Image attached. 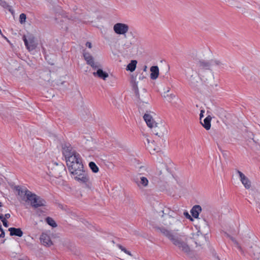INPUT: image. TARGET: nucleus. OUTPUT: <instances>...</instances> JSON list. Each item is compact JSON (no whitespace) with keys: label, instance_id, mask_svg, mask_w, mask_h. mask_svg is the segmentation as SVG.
Returning <instances> with one entry per match:
<instances>
[{"label":"nucleus","instance_id":"nucleus-30","mask_svg":"<svg viewBox=\"0 0 260 260\" xmlns=\"http://www.w3.org/2000/svg\"><path fill=\"white\" fill-rule=\"evenodd\" d=\"M89 167L93 173H98L99 172V168L94 162H90Z\"/></svg>","mask_w":260,"mask_h":260},{"label":"nucleus","instance_id":"nucleus-34","mask_svg":"<svg viewBox=\"0 0 260 260\" xmlns=\"http://www.w3.org/2000/svg\"><path fill=\"white\" fill-rule=\"evenodd\" d=\"M257 202V211L260 213V194H258L256 197Z\"/></svg>","mask_w":260,"mask_h":260},{"label":"nucleus","instance_id":"nucleus-49","mask_svg":"<svg viewBox=\"0 0 260 260\" xmlns=\"http://www.w3.org/2000/svg\"><path fill=\"white\" fill-rule=\"evenodd\" d=\"M219 150H220L221 152H222V150H221V149L220 148H219Z\"/></svg>","mask_w":260,"mask_h":260},{"label":"nucleus","instance_id":"nucleus-45","mask_svg":"<svg viewBox=\"0 0 260 260\" xmlns=\"http://www.w3.org/2000/svg\"><path fill=\"white\" fill-rule=\"evenodd\" d=\"M184 214H185L186 216L190 217V215H189V214H188L187 212L184 213Z\"/></svg>","mask_w":260,"mask_h":260},{"label":"nucleus","instance_id":"nucleus-27","mask_svg":"<svg viewBox=\"0 0 260 260\" xmlns=\"http://www.w3.org/2000/svg\"><path fill=\"white\" fill-rule=\"evenodd\" d=\"M0 5L5 9H7L12 13L14 11L12 9L11 7L4 0H0Z\"/></svg>","mask_w":260,"mask_h":260},{"label":"nucleus","instance_id":"nucleus-46","mask_svg":"<svg viewBox=\"0 0 260 260\" xmlns=\"http://www.w3.org/2000/svg\"><path fill=\"white\" fill-rule=\"evenodd\" d=\"M166 142L167 141L166 140H164V143H163V145H164L165 146L167 145L168 144Z\"/></svg>","mask_w":260,"mask_h":260},{"label":"nucleus","instance_id":"nucleus-32","mask_svg":"<svg viewBox=\"0 0 260 260\" xmlns=\"http://www.w3.org/2000/svg\"><path fill=\"white\" fill-rule=\"evenodd\" d=\"M83 57L86 62L88 59H91L93 57V56L89 52H84L83 53Z\"/></svg>","mask_w":260,"mask_h":260},{"label":"nucleus","instance_id":"nucleus-13","mask_svg":"<svg viewBox=\"0 0 260 260\" xmlns=\"http://www.w3.org/2000/svg\"><path fill=\"white\" fill-rule=\"evenodd\" d=\"M212 65H213V61L199 60L197 63V66L199 68L198 74L200 75V72L202 70H210Z\"/></svg>","mask_w":260,"mask_h":260},{"label":"nucleus","instance_id":"nucleus-16","mask_svg":"<svg viewBox=\"0 0 260 260\" xmlns=\"http://www.w3.org/2000/svg\"><path fill=\"white\" fill-rule=\"evenodd\" d=\"M53 164L56 166V168L52 169L54 175L56 177H59L61 176V174L65 171V167L62 164H58L57 162H54Z\"/></svg>","mask_w":260,"mask_h":260},{"label":"nucleus","instance_id":"nucleus-48","mask_svg":"<svg viewBox=\"0 0 260 260\" xmlns=\"http://www.w3.org/2000/svg\"><path fill=\"white\" fill-rule=\"evenodd\" d=\"M2 206V204L1 202H0V207Z\"/></svg>","mask_w":260,"mask_h":260},{"label":"nucleus","instance_id":"nucleus-19","mask_svg":"<svg viewBox=\"0 0 260 260\" xmlns=\"http://www.w3.org/2000/svg\"><path fill=\"white\" fill-rule=\"evenodd\" d=\"M93 75L94 77L97 76L104 80H105L106 78L109 76V75L107 73L103 71V70L101 69H98L96 72H93Z\"/></svg>","mask_w":260,"mask_h":260},{"label":"nucleus","instance_id":"nucleus-37","mask_svg":"<svg viewBox=\"0 0 260 260\" xmlns=\"http://www.w3.org/2000/svg\"><path fill=\"white\" fill-rule=\"evenodd\" d=\"M210 61H213V64H216V65H220L221 64V62L219 60H211Z\"/></svg>","mask_w":260,"mask_h":260},{"label":"nucleus","instance_id":"nucleus-7","mask_svg":"<svg viewBox=\"0 0 260 260\" xmlns=\"http://www.w3.org/2000/svg\"><path fill=\"white\" fill-rule=\"evenodd\" d=\"M150 174H146V176H137L135 179V182L140 188H146L149 185V180L150 179Z\"/></svg>","mask_w":260,"mask_h":260},{"label":"nucleus","instance_id":"nucleus-40","mask_svg":"<svg viewBox=\"0 0 260 260\" xmlns=\"http://www.w3.org/2000/svg\"><path fill=\"white\" fill-rule=\"evenodd\" d=\"M85 45L86 46L88 47L89 48H91L92 47L91 43L89 42H87Z\"/></svg>","mask_w":260,"mask_h":260},{"label":"nucleus","instance_id":"nucleus-1","mask_svg":"<svg viewBox=\"0 0 260 260\" xmlns=\"http://www.w3.org/2000/svg\"><path fill=\"white\" fill-rule=\"evenodd\" d=\"M156 230L167 237L180 250L187 254L190 252V247L189 245L190 242L188 241L191 239L187 240L180 236L174 235L170 230L164 227H157Z\"/></svg>","mask_w":260,"mask_h":260},{"label":"nucleus","instance_id":"nucleus-53","mask_svg":"<svg viewBox=\"0 0 260 260\" xmlns=\"http://www.w3.org/2000/svg\"><path fill=\"white\" fill-rule=\"evenodd\" d=\"M142 78H144V77H139V79H142Z\"/></svg>","mask_w":260,"mask_h":260},{"label":"nucleus","instance_id":"nucleus-10","mask_svg":"<svg viewBox=\"0 0 260 260\" xmlns=\"http://www.w3.org/2000/svg\"><path fill=\"white\" fill-rule=\"evenodd\" d=\"M152 129V132L155 135L158 137H161L167 132L165 125L161 123H156L151 127Z\"/></svg>","mask_w":260,"mask_h":260},{"label":"nucleus","instance_id":"nucleus-20","mask_svg":"<svg viewBox=\"0 0 260 260\" xmlns=\"http://www.w3.org/2000/svg\"><path fill=\"white\" fill-rule=\"evenodd\" d=\"M11 236H16L21 237L23 235V232L20 228H10L9 229Z\"/></svg>","mask_w":260,"mask_h":260},{"label":"nucleus","instance_id":"nucleus-23","mask_svg":"<svg viewBox=\"0 0 260 260\" xmlns=\"http://www.w3.org/2000/svg\"><path fill=\"white\" fill-rule=\"evenodd\" d=\"M212 119V117L211 116L208 115L206 117L204 120V123H201L203 127L207 130H209L211 127V121Z\"/></svg>","mask_w":260,"mask_h":260},{"label":"nucleus","instance_id":"nucleus-4","mask_svg":"<svg viewBox=\"0 0 260 260\" xmlns=\"http://www.w3.org/2000/svg\"><path fill=\"white\" fill-rule=\"evenodd\" d=\"M25 202L29 203L31 206L34 208L45 206L46 205L45 200L32 192H27Z\"/></svg>","mask_w":260,"mask_h":260},{"label":"nucleus","instance_id":"nucleus-39","mask_svg":"<svg viewBox=\"0 0 260 260\" xmlns=\"http://www.w3.org/2000/svg\"><path fill=\"white\" fill-rule=\"evenodd\" d=\"M205 112L204 110H202L201 111L200 114V119L201 120L202 118L204 117V113Z\"/></svg>","mask_w":260,"mask_h":260},{"label":"nucleus","instance_id":"nucleus-52","mask_svg":"<svg viewBox=\"0 0 260 260\" xmlns=\"http://www.w3.org/2000/svg\"><path fill=\"white\" fill-rule=\"evenodd\" d=\"M142 78H144V77H139V79H142Z\"/></svg>","mask_w":260,"mask_h":260},{"label":"nucleus","instance_id":"nucleus-33","mask_svg":"<svg viewBox=\"0 0 260 260\" xmlns=\"http://www.w3.org/2000/svg\"><path fill=\"white\" fill-rule=\"evenodd\" d=\"M26 16L24 13H21L19 16V21L21 23L24 22L26 20Z\"/></svg>","mask_w":260,"mask_h":260},{"label":"nucleus","instance_id":"nucleus-42","mask_svg":"<svg viewBox=\"0 0 260 260\" xmlns=\"http://www.w3.org/2000/svg\"><path fill=\"white\" fill-rule=\"evenodd\" d=\"M10 217V214L9 213H7L5 215L4 218L6 219H8Z\"/></svg>","mask_w":260,"mask_h":260},{"label":"nucleus","instance_id":"nucleus-26","mask_svg":"<svg viewBox=\"0 0 260 260\" xmlns=\"http://www.w3.org/2000/svg\"><path fill=\"white\" fill-rule=\"evenodd\" d=\"M137 61L136 60H132L131 62L128 64L126 67V70L133 72L135 70Z\"/></svg>","mask_w":260,"mask_h":260},{"label":"nucleus","instance_id":"nucleus-5","mask_svg":"<svg viewBox=\"0 0 260 260\" xmlns=\"http://www.w3.org/2000/svg\"><path fill=\"white\" fill-rule=\"evenodd\" d=\"M162 223L170 229L176 230V228L181 224L180 221L172 215L165 214L162 216Z\"/></svg>","mask_w":260,"mask_h":260},{"label":"nucleus","instance_id":"nucleus-31","mask_svg":"<svg viewBox=\"0 0 260 260\" xmlns=\"http://www.w3.org/2000/svg\"><path fill=\"white\" fill-rule=\"evenodd\" d=\"M150 149L148 150L149 152L151 154H154L156 152H159L160 151V147H149Z\"/></svg>","mask_w":260,"mask_h":260},{"label":"nucleus","instance_id":"nucleus-38","mask_svg":"<svg viewBox=\"0 0 260 260\" xmlns=\"http://www.w3.org/2000/svg\"><path fill=\"white\" fill-rule=\"evenodd\" d=\"M2 222L3 223V225H4V226L7 228L8 226V221H7V220H2Z\"/></svg>","mask_w":260,"mask_h":260},{"label":"nucleus","instance_id":"nucleus-29","mask_svg":"<svg viewBox=\"0 0 260 260\" xmlns=\"http://www.w3.org/2000/svg\"><path fill=\"white\" fill-rule=\"evenodd\" d=\"M186 75L187 76V77L188 79L190 85L192 87H196L197 85V84L193 81L194 78L193 77V75H188L187 73H186Z\"/></svg>","mask_w":260,"mask_h":260},{"label":"nucleus","instance_id":"nucleus-51","mask_svg":"<svg viewBox=\"0 0 260 260\" xmlns=\"http://www.w3.org/2000/svg\"><path fill=\"white\" fill-rule=\"evenodd\" d=\"M142 78H144V77H139V79H142Z\"/></svg>","mask_w":260,"mask_h":260},{"label":"nucleus","instance_id":"nucleus-36","mask_svg":"<svg viewBox=\"0 0 260 260\" xmlns=\"http://www.w3.org/2000/svg\"><path fill=\"white\" fill-rule=\"evenodd\" d=\"M175 96L173 94L169 95L167 94V96L164 95V98L167 99V100L169 102H171V100L174 98Z\"/></svg>","mask_w":260,"mask_h":260},{"label":"nucleus","instance_id":"nucleus-8","mask_svg":"<svg viewBox=\"0 0 260 260\" xmlns=\"http://www.w3.org/2000/svg\"><path fill=\"white\" fill-rule=\"evenodd\" d=\"M129 27L128 24L123 23H117L113 26V30L118 35L125 36L128 31Z\"/></svg>","mask_w":260,"mask_h":260},{"label":"nucleus","instance_id":"nucleus-41","mask_svg":"<svg viewBox=\"0 0 260 260\" xmlns=\"http://www.w3.org/2000/svg\"><path fill=\"white\" fill-rule=\"evenodd\" d=\"M5 232L3 231H1V233L0 234V238H4L5 237Z\"/></svg>","mask_w":260,"mask_h":260},{"label":"nucleus","instance_id":"nucleus-21","mask_svg":"<svg viewBox=\"0 0 260 260\" xmlns=\"http://www.w3.org/2000/svg\"><path fill=\"white\" fill-rule=\"evenodd\" d=\"M150 78L152 80L156 79L159 75V69L156 66H152L150 68Z\"/></svg>","mask_w":260,"mask_h":260},{"label":"nucleus","instance_id":"nucleus-2","mask_svg":"<svg viewBox=\"0 0 260 260\" xmlns=\"http://www.w3.org/2000/svg\"><path fill=\"white\" fill-rule=\"evenodd\" d=\"M62 153L65 157L67 166L81 160L80 154L73 147H62Z\"/></svg>","mask_w":260,"mask_h":260},{"label":"nucleus","instance_id":"nucleus-12","mask_svg":"<svg viewBox=\"0 0 260 260\" xmlns=\"http://www.w3.org/2000/svg\"><path fill=\"white\" fill-rule=\"evenodd\" d=\"M239 175L240 181L246 189H250L251 187V183L250 180L242 172L236 171Z\"/></svg>","mask_w":260,"mask_h":260},{"label":"nucleus","instance_id":"nucleus-44","mask_svg":"<svg viewBox=\"0 0 260 260\" xmlns=\"http://www.w3.org/2000/svg\"><path fill=\"white\" fill-rule=\"evenodd\" d=\"M161 167L162 168H166L167 166H166V165L165 164H161Z\"/></svg>","mask_w":260,"mask_h":260},{"label":"nucleus","instance_id":"nucleus-43","mask_svg":"<svg viewBox=\"0 0 260 260\" xmlns=\"http://www.w3.org/2000/svg\"><path fill=\"white\" fill-rule=\"evenodd\" d=\"M0 219L2 221V220H6V219L4 218V216L3 214H0Z\"/></svg>","mask_w":260,"mask_h":260},{"label":"nucleus","instance_id":"nucleus-28","mask_svg":"<svg viewBox=\"0 0 260 260\" xmlns=\"http://www.w3.org/2000/svg\"><path fill=\"white\" fill-rule=\"evenodd\" d=\"M46 221L49 225H50V226H51L53 228H55L57 226L56 223L55 222L53 218H52L51 217H47L46 218Z\"/></svg>","mask_w":260,"mask_h":260},{"label":"nucleus","instance_id":"nucleus-15","mask_svg":"<svg viewBox=\"0 0 260 260\" xmlns=\"http://www.w3.org/2000/svg\"><path fill=\"white\" fill-rule=\"evenodd\" d=\"M40 240L41 243L45 246L49 247L53 244L49 236L46 233H42L41 235Z\"/></svg>","mask_w":260,"mask_h":260},{"label":"nucleus","instance_id":"nucleus-9","mask_svg":"<svg viewBox=\"0 0 260 260\" xmlns=\"http://www.w3.org/2000/svg\"><path fill=\"white\" fill-rule=\"evenodd\" d=\"M22 38L26 48L29 51H32L35 49L37 46L38 43L33 35H30L28 36L27 38L24 35Z\"/></svg>","mask_w":260,"mask_h":260},{"label":"nucleus","instance_id":"nucleus-14","mask_svg":"<svg viewBox=\"0 0 260 260\" xmlns=\"http://www.w3.org/2000/svg\"><path fill=\"white\" fill-rule=\"evenodd\" d=\"M192 239L197 246H201L206 242L205 237L199 232L193 234Z\"/></svg>","mask_w":260,"mask_h":260},{"label":"nucleus","instance_id":"nucleus-22","mask_svg":"<svg viewBox=\"0 0 260 260\" xmlns=\"http://www.w3.org/2000/svg\"><path fill=\"white\" fill-rule=\"evenodd\" d=\"M147 174H150V171L148 167L146 166H141L139 168L137 176H146Z\"/></svg>","mask_w":260,"mask_h":260},{"label":"nucleus","instance_id":"nucleus-6","mask_svg":"<svg viewBox=\"0 0 260 260\" xmlns=\"http://www.w3.org/2000/svg\"><path fill=\"white\" fill-rule=\"evenodd\" d=\"M73 175L75 176L74 178L75 180L84 184L88 188L91 189L92 183L90 181L89 177L84 170L81 171L80 173L79 172L77 174H73Z\"/></svg>","mask_w":260,"mask_h":260},{"label":"nucleus","instance_id":"nucleus-47","mask_svg":"<svg viewBox=\"0 0 260 260\" xmlns=\"http://www.w3.org/2000/svg\"><path fill=\"white\" fill-rule=\"evenodd\" d=\"M146 69H147V66H145L144 67V71H146Z\"/></svg>","mask_w":260,"mask_h":260},{"label":"nucleus","instance_id":"nucleus-25","mask_svg":"<svg viewBox=\"0 0 260 260\" xmlns=\"http://www.w3.org/2000/svg\"><path fill=\"white\" fill-rule=\"evenodd\" d=\"M87 64L90 66L93 69H98L101 67V64L98 62L94 61V58L92 57L91 59H88L86 62Z\"/></svg>","mask_w":260,"mask_h":260},{"label":"nucleus","instance_id":"nucleus-18","mask_svg":"<svg viewBox=\"0 0 260 260\" xmlns=\"http://www.w3.org/2000/svg\"><path fill=\"white\" fill-rule=\"evenodd\" d=\"M16 190L18 191V194L21 197L22 200L25 201L27 199V194L28 192H31L27 189H23L19 186L16 187Z\"/></svg>","mask_w":260,"mask_h":260},{"label":"nucleus","instance_id":"nucleus-35","mask_svg":"<svg viewBox=\"0 0 260 260\" xmlns=\"http://www.w3.org/2000/svg\"><path fill=\"white\" fill-rule=\"evenodd\" d=\"M119 248L122 251H123L124 253H125L126 254L129 255H131L132 256V254L131 253V252H129V251L127 250L124 247H123L121 245H119Z\"/></svg>","mask_w":260,"mask_h":260},{"label":"nucleus","instance_id":"nucleus-3","mask_svg":"<svg viewBox=\"0 0 260 260\" xmlns=\"http://www.w3.org/2000/svg\"><path fill=\"white\" fill-rule=\"evenodd\" d=\"M132 86L136 96L139 99L138 102L139 108L141 110H143V106L144 105V104H148V99H149V95L147 93L146 90L145 88H143L141 91V95H140L139 92L138 83L136 81L134 82Z\"/></svg>","mask_w":260,"mask_h":260},{"label":"nucleus","instance_id":"nucleus-50","mask_svg":"<svg viewBox=\"0 0 260 260\" xmlns=\"http://www.w3.org/2000/svg\"><path fill=\"white\" fill-rule=\"evenodd\" d=\"M223 155H226V154L224 153L223 152Z\"/></svg>","mask_w":260,"mask_h":260},{"label":"nucleus","instance_id":"nucleus-17","mask_svg":"<svg viewBox=\"0 0 260 260\" xmlns=\"http://www.w3.org/2000/svg\"><path fill=\"white\" fill-rule=\"evenodd\" d=\"M143 118L148 126L150 128L153 126L155 123H156V122L154 121L152 116L149 114L145 113L143 116Z\"/></svg>","mask_w":260,"mask_h":260},{"label":"nucleus","instance_id":"nucleus-11","mask_svg":"<svg viewBox=\"0 0 260 260\" xmlns=\"http://www.w3.org/2000/svg\"><path fill=\"white\" fill-rule=\"evenodd\" d=\"M69 171L72 174H77L83 170V165L82 161H76L75 163L67 166Z\"/></svg>","mask_w":260,"mask_h":260},{"label":"nucleus","instance_id":"nucleus-24","mask_svg":"<svg viewBox=\"0 0 260 260\" xmlns=\"http://www.w3.org/2000/svg\"><path fill=\"white\" fill-rule=\"evenodd\" d=\"M201 207L199 205H195L191 210L192 216L194 218H198L199 213L201 211Z\"/></svg>","mask_w":260,"mask_h":260}]
</instances>
